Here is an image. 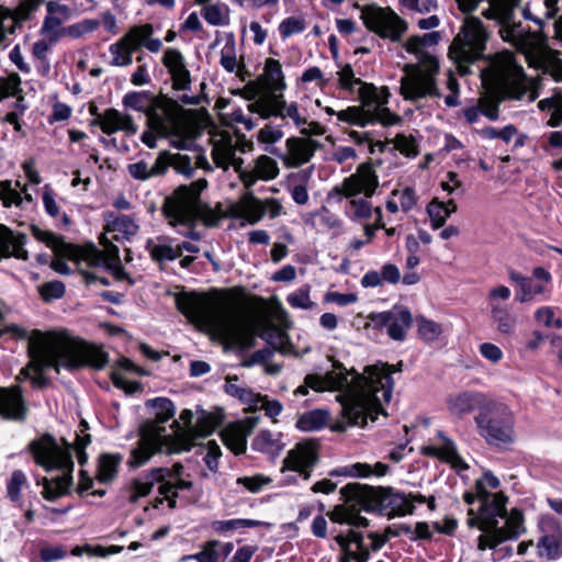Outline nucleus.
Returning a JSON list of instances; mask_svg holds the SVG:
<instances>
[{
    "label": "nucleus",
    "mask_w": 562,
    "mask_h": 562,
    "mask_svg": "<svg viewBox=\"0 0 562 562\" xmlns=\"http://www.w3.org/2000/svg\"><path fill=\"white\" fill-rule=\"evenodd\" d=\"M510 289L505 285L494 286L488 291L487 302L491 308V318L496 325L497 330L504 335L514 333L517 318L510 313V308L499 301H506L510 297Z\"/></svg>",
    "instance_id": "nucleus-22"
},
{
    "label": "nucleus",
    "mask_w": 562,
    "mask_h": 562,
    "mask_svg": "<svg viewBox=\"0 0 562 562\" xmlns=\"http://www.w3.org/2000/svg\"><path fill=\"white\" fill-rule=\"evenodd\" d=\"M40 294L44 301L50 302L64 296L66 288L61 281L55 280L42 284L38 288Z\"/></svg>",
    "instance_id": "nucleus-63"
},
{
    "label": "nucleus",
    "mask_w": 562,
    "mask_h": 562,
    "mask_svg": "<svg viewBox=\"0 0 562 562\" xmlns=\"http://www.w3.org/2000/svg\"><path fill=\"white\" fill-rule=\"evenodd\" d=\"M427 213L430 217L431 227L434 229L442 227L447 218L451 215L443 206V202H439L437 199L432 200L428 204Z\"/></svg>",
    "instance_id": "nucleus-56"
},
{
    "label": "nucleus",
    "mask_w": 562,
    "mask_h": 562,
    "mask_svg": "<svg viewBox=\"0 0 562 562\" xmlns=\"http://www.w3.org/2000/svg\"><path fill=\"white\" fill-rule=\"evenodd\" d=\"M480 77L487 91L476 104L482 115L492 122L499 119V105L504 101H520L527 97L528 102H533L538 98L524 68L514 58L491 59L480 69Z\"/></svg>",
    "instance_id": "nucleus-6"
},
{
    "label": "nucleus",
    "mask_w": 562,
    "mask_h": 562,
    "mask_svg": "<svg viewBox=\"0 0 562 562\" xmlns=\"http://www.w3.org/2000/svg\"><path fill=\"white\" fill-rule=\"evenodd\" d=\"M183 465L176 463L171 469L155 468L147 473L133 480L128 488V501L136 503L140 497L147 496L154 485L166 480L182 477Z\"/></svg>",
    "instance_id": "nucleus-23"
},
{
    "label": "nucleus",
    "mask_w": 562,
    "mask_h": 562,
    "mask_svg": "<svg viewBox=\"0 0 562 562\" xmlns=\"http://www.w3.org/2000/svg\"><path fill=\"white\" fill-rule=\"evenodd\" d=\"M122 459L123 458L120 454H101L99 458L97 473V479L99 480V482H111L116 475L117 467L120 465Z\"/></svg>",
    "instance_id": "nucleus-45"
},
{
    "label": "nucleus",
    "mask_w": 562,
    "mask_h": 562,
    "mask_svg": "<svg viewBox=\"0 0 562 562\" xmlns=\"http://www.w3.org/2000/svg\"><path fill=\"white\" fill-rule=\"evenodd\" d=\"M161 61L171 76L175 90L188 91L191 89V75L180 50L176 48L166 49Z\"/></svg>",
    "instance_id": "nucleus-28"
},
{
    "label": "nucleus",
    "mask_w": 562,
    "mask_h": 562,
    "mask_svg": "<svg viewBox=\"0 0 562 562\" xmlns=\"http://www.w3.org/2000/svg\"><path fill=\"white\" fill-rule=\"evenodd\" d=\"M279 175L277 161L267 155L255 159L251 168H243L239 179L246 189H250L258 180H272Z\"/></svg>",
    "instance_id": "nucleus-31"
},
{
    "label": "nucleus",
    "mask_w": 562,
    "mask_h": 562,
    "mask_svg": "<svg viewBox=\"0 0 562 562\" xmlns=\"http://www.w3.org/2000/svg\"><path fill=\"white\" fill-rule=\"evenodd\" d=\"M25 240L24 234L14 235L8 227L0 225V259L15 257L27 260V251L23 248Z\"/></svg>",
    "instance_id": "nucleus-34"
},
{
    "label": "nucleus",
    "mask_w": 562,
    "mask_h": 562,
    "mask_svg": "<svg viewBox=\"0 0 562 562\" xmlns=\"http://www.w3.org/2000/svg\"><path fill=\"white\" fill-rule=\"evenodd\" d=\"M58 43V41L54 40V38H50V37H47V36H42L41 40L36 41L34 44H33V47H32V55L34 56L35 59H37L47 70L49 69V60H48V55L52 50V47Z\"/></svg>",
    "instance_id": "nucleus-54"
},
{
    "label": "nucleus",
    "mask_w": 562,
    "mask_h": 562,
    "mask_svg": "<svg viewBox=\"0 0 562 562\" xmlns=\"http://www.w3.org/2000/svg\"><path fill=\"white\" fill-rule=\"evenodd\" d=\"M251 447L265 453H279L284 443L281 442V434H273L270 430H261L252 440Z\"/></svg>",
    "instance_id": "nucleus-42"
},
{
    "label": "nucleus",
    "mask_w": 562,
    "mask_h": 562,
    "mask_svg": "<svg viewBox=\"0 0 562 562\" xmlns=\"http://www.w3.org/2000/svg\"><path fill=\"white\" fill-rule=\"evenodd\" d=\"M505 524L503 527H497L490 533L481 535L477 538V549L484 551L486 549H494L499 543L517 539L525 532L524 516L518 509H512L510 513L505 514Z\"/></svg>",
    "instance_id": "nucleus-19"
},
{
    "label": "nucleus",
    "mask_w": 562,
    "mask_h": 562,
    "mask_svg": "<svg viewBox=\"0 0 562 562\" xmlns=\"http://www.w3.org/2000/svg\"><path fill=\"white\" fill-rule=\"evenodd\" d=\"M541 536L536 548L538 557L548 561L562 558V525L553 517H543L539 522Z\"/></svg>",
    "instance_id": "nucleus-21"
},
{
    "label": "nucleus",
    "mask_w": 562,
    "mask_h": 562,
    "mask_svg": "<svg viewBox=\"0 0 562 562\" xmlns=\"http://www.w3.org/2000/svg\"><path fill=\"white\" fill-rule=\"evenodd\" d=\"M146 250L149 252L150 258L159 263L172 261L180 257L179 249L172 247L165 237L148 239L146 243Z\"/></svg>",
    "instance_id": "nucleus-38"
},
{
    "label": "nucleus",
    "mask_w": 562,
    "mask_h": 562,
    "mask_svg": "<svg viewBox=\"0 0 562 562\" xmlns=\"http://www.w3.org/2000/svg\"><path fill=\"white\" fill-rule=\"evenodd\" d=\"M308 111L295 101L288 102L282 93H279V111L274 113V117L280 119L284 125H293L303 128L306 125Z\"/></svg>",
    "instance_id": "nucleus-35"
},
{
    "label": "nucleus",
    "mask_w": 562,
    "mask_h": 562,
    "mask_svg": "<svg viewBox=\"0 0 562 562\" xmlns=\"http://www.w3.org/2000/svg\"><path fill=\"white\" fill-rule=\"evenodd\" d=\"M91 125L99 126L106 135L123 131L126 135H135L138 131L133 117L119 110L109 108L91 121Z\"/></svg>",
    "instance_id": "nucleus-27"
},
{
    "label": "nucleus",
    "mask_w": 562,
    "mask_h": 562,
    "mask_svg": "<svg viewBox=\"0 0 562 562\" xmlns=\"http://www.w3.org/2000/svg\"><path fill=\"white\" fill-rule=\"evenodd\" d=\"M106 231L114 233L115 240H131L139 231L136 221L128 215H119L108 220Z\"/></svg>",
    "instance_id": "nucleus-36"
},
{
    "label": "nucleus",
    "mask_w": 562,
    "mask_h": 562,
    "mask_svg": "<svg viewBox=\"0 0 562 562\" xmlns=\"http://www.w3.org/2000/svg\"><path fill=\"white\" fill-rule=\"evenodd\" d=\"M378 187L379 178L373 166L364 162L357 167L355 173L346 177L340 186L335 187L330 194L345 198L363 194L366 199H351L346 205L345 213L352 221L368 220L372 215V205L368 199L374 194Z\"/></svg>",
    "instance_id": "nucleus-12"
},
{
    "label": "nucleus",
    "mask_w": 562,
    "mask_h": 562,
    "mask_svg": "<svg viewBox=\"0 0 562 562\" xmlns=\"http://www.w3.org/2000/svg\"><path fill=\"white\" fill-rule=\"evenodd\" d=\"M488 38L490 34L477 16L469 15L463 20L449 47V56L457 63L462 76L471 74L470 66L472 64L485 59L490 63L491 59H494L486 55ZM508 58L513 57L508 56ZM498 59H507V57H498Z\"/></svg>",
    "instance_id": "nucleus-10"
},
{
    "label": "nucleus",
    "mask_w": 562,
    "mask_h": 562,
    "mask_svg": "<svg viewBox=\"0 0 562 562\" xmlns=\"http://www.w3.org/2000/svg\"><path fill=\"white\" fill-rule=\"evenodd\" d=\"M345 505H337L327 515L337 524L366 528L369 520L360 515V510L386 516L389 519L413 514L415 506L408 496L393 487L369 486L360 483H348L340 490Z\"/></svg>",
    "instance_id": "nucleus-4"
},
{
    "label": "nucleus",
    "mask_w": 562,
    "mask_h": 562,
    "mask_svg": "<svg viewBox=\"0 0 562 562\" xmlns=\"http://www.w3.org/2000/svg\"><path fill=\"white\" fill-rule=\"evenodd\" d=\"M285 165L291 168H297L312 159L321 144L310 138L290 137L285 142Z\"/></svg>",
    "instance_id": "nucleus-30"
},
{
    "label": "nucleus",
    "mask_w": 562,
    "mask_h": 562,
    "mask_svg": "<svg viewBox=\"0 0 562 562\" xmlns=\"http://www.w3.org/2000/svg\"><path fill=\"white\" fill-rule=\"evenodd\" d=\"M237 380V376H227L224 384L225 392L238 398L240 402L248 404L249 407H258L261 395L254 393L250 389L238 385L236 383Z\"/></svg>",
    "instance_id": "nucleus-41"
},
{
    "label": "nucleus",
    "mask_w": 562,
    "mask_h": 562,
    "mask_svg": "<svg viewBox=\"0 0 562 562\" xmlns=\"http://www.w3.org/2000/svg\"><path fill=\"white\" fill-rule=\"evenodd\" d=\"M146 125L158 135L178 132L189 123L182 116V109L177 101L167 95H156L146 113Z\"/></svg>",
    "instance_id": "nucleus-16"
},
{
    "label": "nucleus",
    "mask_w": 562,
    "mask_h": 562,
    "mask_svg": "<svg viewBox=\"0 0 562 562\" xmlns=\"http://www.w3.org/2000/svg\"><path fill=\"white\" fill-rule=\"evenodd\" d=\"M216 167L227 170L233 167L240 177L244 160L236 157V145L231 137H222L213 143L211 153Z\"/></svg>",
    "instance_id": "nucleus-32"
},
{
    "label": "nucleus",
    "mask_w": 562,
    "mask_h": 562,
    "mask_svg": "<svg viewBox=\"0 0 562 562\" xmlns=\"http://www.w3.org/2000/svg\"><path fill=\"white\" fill-rule=\"evenodd\" d=\"M151 405L155 408V418L147 419L142 424L137 447L132 450L128 461L134 468L145 464L150 457L160 451L169 440L165 423L173 417L175 405L166 397L153 400Z\"/></svg>",
    "instance_id": "nucleus-11"
},
{
    "label": "nucleus",
    "mask_w": 562,
    "mask_h": 562,
    "mask_svg": "<svg viewBox=\"0 0 562 562\" xmlns=\"http://www.w3.org/2000/svg\"><path fill=\"white\" fill-rule=\"evenodd\" d=\"M34 236L50 247L57 256H63L68 250V245L65 240L50 232L41 231L40 228H33Z\"/></svg>",
    "instance_id": "nucleus-52"
},
{
    "label": "nucleus",
    "mask_w": 562,
    "mask_h": 562,
    "mask_svg": "<svg viewBox=\"0 0 562 562\" xmlns=\"http://www.w3.org/2000/svg\"><path fill=\"white\" fill-rule=\"evenodd\" d=\"M488 8L482 11V15L495 21L499 25V36L504 42L521 52L533 49L538 34L524 26L521 22H515V9L520 0H487Z\"/></svg>",
    "instance_id": "nucleus-14"
},
{
    "label": "nucleus",
    "mask_w": 562,
    "mask_h": 562,
    "mask_svg": "<svg viewBox=\"0 0 562 562\" xmlns=\"http://www.w3.org/2000/svg\"><path fill=\"white\" fill-rule=\"evenodd\" d=\"M258 417H250L245 420L247 429L241 425L227 427L222 431V439L224 445L235 454H241L247 448V436L256 426Z\"/></svg>",
    "instance_id": "nucleus-33"
},
{
    "label": "nucleus",
    "mask_w": 562,
    "mask_h": 562,
    "mask_svg": "<svg viewBox=\"0 0 562 562\" xmlns=\"http://www.w3.org/2000/svg\"><path fill=\"white\" fill-rule=\"evenodd\" d=\"M29 356L32 370L36 373L31 378L32 384L45 387L48 379L42 372L53 368L57 373L60 369L76 370L91 367L101 370L108 363V353L78 338L55 331L43 333L34 329L27 337Z\"/></svg>",
    "instance_id": "nucleus-3"
},
{
    "label": "nucleus",
    "mask_w": 562,
    "mask_h": 562,
    "mask_svg": "<svg viewBox=\"0 0 562 562\" xmlns=\"http://www.w3.org/2000/svg\"><path fill=\"white\" fill-rule=\"evenodd\" d=\"M422 38L423 36H412L405 44L406 50L418 57L417 64L405 66L406 75L401 79V94L406 101L441 97L437 86L439 60L423 50L425 44Z\"/></svg>",
    "instance_id": "nucleus-8"
},
{
    "label": "nucleus",
    "mask_w": 562,
    "mask_h": 562,
    "mask_svg": "<svg viewBox=\"0 0 562 562\" xmlns=\"http://www.w3.org/2000/svg\"><path fill=\"white\" fill-rule=\"evenodd\" d=\"M438 437L443 441V454L445 461L450 463L457 471H463L468 469V464L459 456L456 443L447 438L443 432L439 431Z\"/></svg>",
    "instance_id": "nucleus-51"
},
{
    "label": "nucleus",
    "mask_w": 562,
    "mask_h": 562,
    "mask_svg": "<svg viewBox=\"0 0 562 562\" xmlns=\"http://www.w3.org/2000/svg\"><path fill=\"white\" fill-rule=\"evenodd\" d=\"M189 126H182L178 132L168 135H160V137H169L172 147L181 150H190L194 146V134Z\"/></svg>",
    "instance_id": "nucleus-50"
},
{
    "label": "nucleus",
    "mask_w": 562,
    "mask_h": 562,
    "mask_svg": "<svg viewBox=\"0 0 562 562\" xmlns=\"http://www.w3.org/2000/svg\"><path fill=\"white\" fill-rule=\"evenodd\" d=\"M46 11L40 35L59 41L65 34L63 24L69 18L70 10L66 4L49 1L46 3Z\"/></svg>",
    "instance_id": "nucleus-29"
},
{
    "label": "nucleus",
    "mask_w": 562,
    "mask_h": 562,
    "mask_svg": "<svg viewBox=\"0 0 562 562\" xmlns=\"http://www.w3.org/2000/svg\"><path fill=\"white\" fill-rule=\"evenodd\" d=\"M328 422V413L324 409H314L301 415L296 422V427L303 431H314L322 429Z\"/></svg>",
    "instance_id": "nucleus-46"
},
{
    "label": "nucleus",
    "mask_w": 562,
    "mask_h": 562,
    "mask_svg": "<svg viewBox=\"0 0 562 562\" xmlns=\"http://www.w3.org/2000/svg\"><path fill=\"white\" fill-rule=\"evenodd\" d=\"M263 70L271 93H278L285 89L284 75L279 60L268 58Z\"/></svg>",
    "instance_id": "nucleus-43"
},
{
    "label": "nucleus",
    "mask_w": 562,
    "mask_h": 562,
    "mask_svg": "<svg viewBox=\"0 0 562 562\" xmlns=\"http://www.w3.org/2000/svg\"><path fill=\"white\" fill-rule=\"evenodd\" d=\"M27 479L23 471L14 470L7 484L8 496L12 502L21 499V491L26 485Z\"/></svg>",
    "instance_id": "nucleus-58"
},
{
    "label": "nucleus",
    "mask_w": 562,
    "mask_h": 562,
    "mask_svg": "<svg viewBox=\"0 0 562 562\" xmlns=\"http://www.w3.org/2000/svg\"><path fill=\"white\" fill-rule=\"evenodd\" d=\"M221 424V418L210 413H203L196 420L195 432L201 437L211 435Z\"/></svg>",
    "instance_id": "nucleus-61"
},
{
    "label": "nucleus",
    "mask_w": 562,
    "mask_h": 562,
    "mask_svg": "<svg viewBox=\"0 0 562 562\" xmlns=\"http://www.w3.org/2000/svg\"><path fill=\"white\" fill-rule=\"evenodd\" d=\"M491 396L477 391H461L447 397V408L456 418H463L473 412L481 413Z\"/></svg>",
    "instance_id": "nucleus-24"
},
{
    "label": "nucleus",
    "mask_w": 562,
    "mask_h": 562,
    "mask_svg": "<svg viewBox=\"0 0 562 562\" xmlns=\"http://www.w3.org/2000/svg\"><path fill=\"white\" fill-rule=\"evenodd\" d=\"M79 428L80 430L76 432V439L72 443L63 439V445H59L48 434L30 443V450L38 465L48 472L53 470L61 472L60 475L52 480L43 477L42 495L47 501H55L69 493V488L72 485V454L76 453L81 465L88 460V454L85 451L91 442L90 435L86 432L88 424L82 420Z\"/></svg>",
    "instance_id": "nucleus-5"
},
{
    "label": "nucleus",
    "mask_w": 562,
    "mask_h": 562,
    "mask_svg": "<svg viewBox=\"0 0 562 562\" xmlns=\"http://www.w3.org/2000/svg\"><path fill=\"white\" fill-rule=\"evenodd\" d=\"M361 19L368 30L392 42L400 41L407 29L405 21L390 8L367 5L361 11Z\"/></svg>",
    "instance_id": "nucleus-17"
},
{
    "label": "nucleus",
    "mask_w": 562,
    "mask_h": 562,
    "mask_svg": "<svg viewBox=\"0 0 562 562\" xmlns=\"http://www.w3.org/2000/svg\"><path fill=\"white\" fill-rule=\"evenodd\" d=\"M306 27L303 18L289 16L279 24V33L282 38H288L294 34L302 33Z\"/></svg>",
    "instance_id": "nucleus-60"
},
{
    "label": "nucleus",
    "mask_w": 562,
    "mask_h": 562,
    "mask_svg": "<svg viewBox=\"0 0 562 562\" xmlns=\"http://www.w3.org/2000/svg\"><path fill=\"white\" fill-rule=\"evenodd\" d=\"M387 470L389 465L382 462H376L374 468L368 463H355L349 467H344L339 470H334L330 472V475L368 477L371 474H375L376 476H383L386 474Z\"/></svg>",
    "instance_id": "nucleus-40"
},
{
    "label": "nucleus",
    "mask_w": 562,
    "mask_h": 562,
    "mask_svg": "<svg viewBox=\"0 0 562 562\" xmlns=\"http://www.w3.org/2000/svg\"><path fill=\"white\" fill-rule=\"evenodd\" d=\"M370 319L375 327L385 329L389 337L397 341L405 339L413 324L412 313L404 306H394L390 311L371 314Z\"/></svg>",
    "instance_id": "nucleus-20"
},
{
    "label": "nucleus",
    "mask_w": 562,
    "mask_h": 562,
    "mask_svg": "<svg viewBox=\"0 0 562 562\" xmlns=\"http://www.w3.org/2000/svg\"><path fill=\"white\" fill-rule=\"evenodd\" d=\"M238 207L240 216L252 225L258 223L266 215L263 201L256 198L252 192H247L241 198Z\"/></svg>",
    "instance_id": "nucleus-39"
},
{
    "label": "nucleus",
    "mask_w": 562,
    "mask_h": 562,
    "mask_svg": "<svg viewBox=\"0 0 562 562\" xmlns=\"http://www.w3.org/2000/svg\"><path fill=\"white\" fill-rule=\"evenodd\" d=\"M155 97L149 91H131L123 97L122 104L125 109L142 112L146 115Z\"/></svg>",
    "instance_id": "nucleus-44"
},
{
    "label": "nucleus",
    "mask_w": 562,
    "mask_h": 562,
    "mask_svg": "<svg viewBox=\"0 0 562 562\" xmlns=\"http://www.w3.org/2000/svg\"><path fill=\"white\" fill-rule=\"evenodd\" d=\"M150 32H154V29L148 23L131 27L124 36L110 45L109 52L112 56L110 64L115 67L130 66L133 63V54Z\"/></svg>",
    "instance_id": "nucleus-18"
},
{
    "label": "nucleus",
    "mask_w": 562,
    "mask_h": 562,
    "mask_svg": "<svg viewBox=\"0 0 562 562\" xmlns=\"http://www.w3.org/2000/svg\"><path fill=\"white\" fill-rule=\"evenodd\" d=\"M22 93L21 78L16 72L0 78V101Z\"/></svg>",
    "instance_id": "nucleus-57"
},
{
    "label": "nucleus",
    "mask_w": 562,
    "mask_h": 562,
    "mask_svg": "<svg viewBox=\"0 0 562 562\" xmlns=\"http://www.w3.org/2000/svg\"><path fill=\"white\" fill-rule=\"evenodd\" d=\"M201 14L213 26L226 25L229 22V9L224 3L206 4L202 8Z\"/></svg>",
    "instance_id": "nucleus-47"
},
{
    "label": "nucleus",
    "mask_w": 562,
    "mask_h": 562,
    "mask_svg": "<svg viewBox=\"0 0 562 562\" xmlns=\"http://www.w3.org/2000/svg\"><path fill=\"white\" fill-rule=\"evenodd\" d=\"M20 186V181H0V201L4 207L13 205L20 207L23 204L22 192L18 190Z\"/></svg>",
    "instance_id": "nucleus-48"
},
{
    "label": "nucleus",
    "mask_w": 562,
    "mask_h": 562,
    "mask_svg": "<svg viewBox=\"0 0 562 562\" xmlns=\"http://www.w3.org/2000/svg\"><path fill=\"white\" fill-rule=\"evenodd\" d=\"M339 87L349 93L358 94L361 106H348L337 112L340 122L361 127L379 122L383 125H393L400 117L393 114L385 105L389 102L387 88H376L373 83L364 82L356 77L350 64L344 65L337 71Z\"/></svg>",
    "instance_id": "nucleus-7"
},
{
    "label": "nucleus",
    "mask_w": 562,
    "mask_h": 562,
    "mask_svg": "<svg viewBox=\"0 0 562 562\" xmlns=\"http://www.w3.org/2000/svg\"><path fill=\"white\" fill-rule=\"evenodd\" d=\"M262 522L255 519H229V520H216L212 522V529L217 533H226L232 530L243 528H256L261 526Z\"/></svg>",
    "instance_id": "nucleus-49"
},
{
    "label": "nucleus",
    "mask_w": 562,
    "mask_h": 562,
    "mask_svg": "<svg viewBox=\"0 0 562 562\" xmlns=\"http://www.w3.org/2000/svg\"><path fill=\"white\" fill-rule=\"evenodd\" d=\"M162 213L168 223L178 232L192 239H199V234L193 231L195 222L202 220L206 225H216L218 218L202 203L200 193L186 186L179 187L172 194L164 200Z\"/></svg>",
    "instance_id": "nucleus-9"
},
{
    "label": "nucleus",
    "mask_w": 562,
    "mask_h": 562,
    "mask_svg": "<svg viewBox=\"0 0 562 562\" xmlns=\"http://www.w3.org/2000/svg\"><path fill=\"white\" fill-rule=\"evenodd\" d=\"M27 414L29 407L20 386L0 387V416L2 418L24 422Z\"/></svg>",
    "instance_id": "nucleus-26"
},
{
    "label": "nucleus",
    "mask_w": 562,
    "mask_h": 562,
    "mask_svg": "<svg viewBox=\"0 0 562 562\" xmlns=\"http://www.w3.org/2000/svg\"><path fill=\"white\" fill-rule=\"evenodd\" d=\"M171 167L187 177H191L194 172L192 160L187 155L172 154Z\"/></svg>",
    "instance_id": "nucleus-64"
},
{
    "label": "nucleus",
    "mask_w": 562,
    "mask_h": 562,
    "mask_svg": "<svg viewBox=\"0 0 562 562\" xmlns=\"http://www.w3.org/2000/svg\"><path fill=\"white\" fill-rule=\"evenodd\" d=\"M546 286L541 283H536L532 278H529L521 288L516 291L515 300L519 303H527L535 300L536 295L543 294Z\"/></svg>",
    "instance_id": "nucleus-53"
},
{
    "label": "nucleus",
    "mask_w": 562,
    "mask_h": 562,
    "mask_svg": "<svg viewBox=\"0 0 562 562\" xmlns=\"http://www.w3.org/2000/svg\"><path fill=\"white\" fill-rule=\"evenodd\" d=\"M393 144L406 157H415L418 154L416 139L412 135L397 134L393 139Z\"/></svg>",
    "instance_id": "nucleus-62"
},
{
    "label": "nucleus",
    "mask_w": 562,
    "mask_h": 562,
    "mask_svg": "<svg viewBox=\"0 0 562 562\" xmlns=\"http://www.w3.org/2000/svg\"><path fill=\"white\" fill-rule=\"evenodd\" d=\"M416 323L418 335L426 341H434L441 334V326L431 319H428L424 316H418L416 318Z\"/></svg>",
    "instance_id": "nucleus-55"
},
{
    "label": "nucleus",
    "mask_w": 562,
    "mask_h": 562,
    "mask_svg": "<svg viewBox=\"0 0 562 562\" xmlns=\"http://www.w3.org/2000/svg\"><path fill=\"white\" fill-rule=\"evenodd\" d=\"M318 461L316 447L312 442H300L291 449L283 460V471L291 470L303 475L304 480L311 477V471Z\"/></svg>",
    "instance_id": "nucleus-25"
},
{
    "label": "nucleus",
    "mask_w": 562,
    "mask_h": 562,
    "mask_svg": "<svg viewBox=\"0 0 562 562\" xmlns=\"http://www.w3.org/2000/svg\"><path fill=\"white\" fill-rule=\"evenodd\" d=\"M402 361L396 366L378 361L364 369L363 374L349 372L340 362H334L333 371L324 375L310 373L302 385L294 391L295 396H305L308 389L315 392L342 391L336 396L341 404L342 416L350 425L366 426L368 418L374 422L379 414H385L381 401L389 403L392 398L394 381L392 374L402 371Z\"/></svg>",
    "instance_id": "nucleus-1"
},
{
    "label": "nucleus",
    "mask_w": 562,
    "mask_h": 562,
    "mask_svg": "<svg viewBox=\"0 0 562 562\" xmlns=\"http://www.w3.org/2000/svg\"><path fill=\"white\" fill-rule=\"evenodd\" d=\"M477 499L480 502L479 513L469 510L468 525L477 527L483 533L492 532L498 525V518L506 514L507 497L502 493H490L484 490L482 483L476 485Z\"/></svg>",
    "instance_id": "nucleus-15"
},
{
    "label": "nucleus",
    "mask_w": 562,
    "mask_h": 562,
    "mask_svg": "<svg viewBox=\"0 0 562 562\" xmlns=\"http://www.w3.org/2000/svg\"><path fill=\"white\" fill-rule=\"evenodd\" d=\"M159 483V494L164 495V498H157L154 504L155 507H158L159 504H162L164 499L168 502V506L170 508H176L177 506V497L179 496L180 491L190 490L192 487V482L184 480L182 477L166 480L158 482Z\"/></svg>",
    "instance_id": "nucleus-37"
},
{
    "label": "nucleus",
    "mask_w": 562,
    "mask_h": 562,
    "mask_svg": "<svg viewBox=\"0 0 562 562\" xmlns=\"http://www.w3.org/2000/svg\"><path fill=\"white\" fill-rule=\"evenodd\" d=\"M177 308L193 324L211 328L231 348L248 350L256 345L259 336L271 350L283 352L286 335L272 325L258 334L255 324L240 315L234 304L227 301H212L191 292L176 296Z\"/></svg>",
    "instance_id": "nucleus-2"
},
{
    "label": "nucleus",
    "mask_w": 562,
    "mask_h": 562,
    "mask_svg": "<svg viewBox=\"0 0 562 562\" xmlns=\"http://www.w3.org/2000/svg\"><path fill=\"white\" fill-rule=\"evenodd\" d=\"M311 286L305 284L297 289L295 292L289 294L286 301L295 308L312 310L314 302L310 299Z\"/></svg>",
    "instance_id": "nucleus-59"
},
{
    "label": "nucleus",
    "mask_w": 562,
    "mask_h": 562,
    "mask_svg": "<svg viewBox=\"0 0 562 562\" xmlns=\"http://www.w3.org/2000/svg\"><path fill=\"white\" fill-rule=\"evenodd\" d=\"M477 434L488 446L507 447L515 441V417L504 403L491 397L481 413L475 414Z\"/></svg>",
    "instance_id": "nucleus-13"
}]
</instances>
